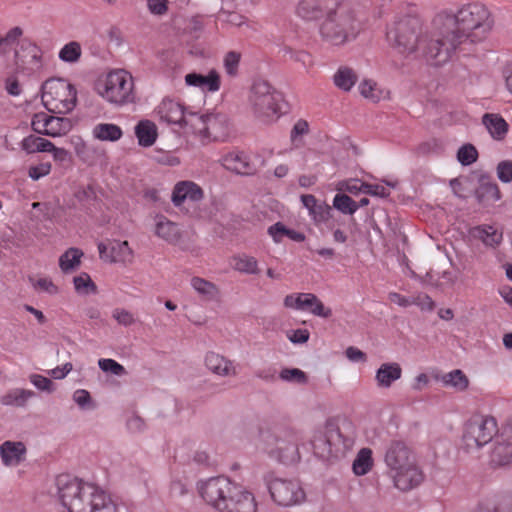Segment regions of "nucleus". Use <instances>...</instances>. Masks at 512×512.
I'll use <instances>...</instances> for the list:
<instances>
[{
    "mask_svg": "<svg viewBox=\"0 0 512 512\" xmlns=\"http://www.w3.org/2000/svg\"><path fill=\"white\" fill-rule=\"evenodd\" d=\"M58 494L68 512H121L110 495L95 484L59 477Z\"/></svg>",
    "mask_w": 512,
    "mask_h": 512,
    "instance_id": "obj_1",
    "label": "nucleus"
},
{
    "mask_svg": "<svg viewBox=\"0 0 512 512\" xmlns=\"http://www.w3.org/2000/svg\"><path fill=\"white\" fill-rule=\"evenodd\" d=\"M204 501L219 512H257L255 496L230 479L218 476L199 483Z\"/></svg>",
    "mask_w": 512,
    "mask_h": 512,
    "instance_id": "obj_2",
    "label": "nucleus"
},
{
    "mask_svg": "<svg viewBox=\"0 0 512 512\" xmlns=\"http://www.w3.org/2000/svg\"><path fill=\"white\" fill-rule=\"evenodd\" d=\"M437 32H489L494 27V18L481 3L463 5L456 13L448 10L438 12L432 19Z\"/></svg>",
    "mask_w": 512,
    "mask_h": 512,
    "instance_id": "obj_3",
    "label": "nucleus"
},
{
    "mask_svg": "<svg viewBox=\"0 0 512 512\" xmlns=\"http://www.w3.org/2000/svg\"><path fill=\"white\" fill-rule=\"evenodd\" d=\"M384 460L397 489L409 491L423 482L424 474L418 465L416 454L405 442H391Z\"/></svg>",
    "mask_w": 512,
    "mask_h": 512,
    "instance_id": "obj_4",
    "label": "nucleus"
},
{
    "mask_svg": "<svg viewBox=\"0 0 512 512\" xmlns=\"http://www.w3.org/2000/svg\"><path fill=\"white\" fill-rule=\"evenodd\" d=\"M247 104L253 117L264 124L276 122L283 114L282 94L265 80H257L252 84Z\"/></svg>",
    "mask_w": 512,
    "mask_h": 512,
    "instance_id": "obj_5",
    "label": "nucleus"
},
{
    "mask_svg": "<svg viewBox=\"0 0 512 512\" xmlns=\"http://www.w3.org/2000/svg\"><path fill=\"white\" fill-rule=\"evenodd\" d=\"M95 92L115 106H124L136 101L134 78L124 69H115L98 78Z\"/></svg>",
    "mask_w": 512,
    "mask_h": 512,
    "instance_id": "obj_6",
    "label": "nucleus"
},
{
    "mask_svg": "<svg viewBox=\"0 0 512 512\" xmlns=\"http://www.w3.org/2000/svg\"><path fill=\"white\" fill-rule=\"evenodd\" d=\"M41 99L48 111L66 114L76 106L77 90L65 79L51 78L42 86Z\"/></svg>",
    "mask_w": 512,
    "mask_h": 512,
    "instance_id": "obj_7",
    "label": "nucleus"
},
{
    "mask_svg": "<svg viewBox=\"0 0 512 512\" xmlns=\"http://www.w3.org/2000/svg\"><path fill=\"white\" fill-rule=\"evenodd\" d=\"M428 35L422 34V38L426 40L420 43V45H426L422 54L430 64L436 66L446 63L458 45L473 42L474 37L477 36V34H434L436 38L428 39Z\"/></svg>",
    "mask_w": 512,
    "mask_h": 512,
    "instance_id": "obj_8",
    "label": "nucleus"
},
{
    "mask_svg": "<svg viewBox=\"0 0 512 512\" xmlns=\"http://www.w3.org/2000/svg\"><path fill=\"white\" fill-rule=\"evenodd\" d=\"M498 431L493 417L476 415L467 421L462 441L467 452L476 451L488 444Z\"/></svg>",
    "mask_w": 512,
    "mask_h": 512,
    "instance_id": "obj_9",
    "label": "nucleus"
},
{
    "mask_svg": "<svg viewBox=\"0 0 512 512\" xmlns=\"http://www.w3.org/2000/svg\"><path fill=\"white\" fill-rule=\"evenodd\" d=\"M189 123L195 133L213 141H224L229 136V122L223 114H191Z\"/></svg>",
    "mask_w": 512,
    "mask_h": 512,
    "instance_id": "obj_10",
    "label": "nucleus"
},
{
    "mask_svg": "<svg viewBox=\"0 0 512 512\" xmlns=\"http://www.w3.org/2000/svg\"><path fill=\"white\" fill-rule=\"evenodd\" d=\"M273 501L279 506L290 507L304 502L306 494L297 480L275 478L268 485Z\"/></svg>",
    "mask_w": 512,
    "mask_h": 512,
    "instance_id": "obj_11",
    "label": "nucleus"
},
{
    "mask_svg": "<svg viewBox=\"0 0 512 512\" xmlns=\"http://www.w3.org/2000/svg\"><path fill=\"white\" fill-rule=\"evenodd\" d=\"M339 7L338 0H301L297 13L303 20L333 22Z\"/></svg>",
    "mask_w": 512,
    "mask_h": 512,
    "instance_id": "obj_12",
    "label": "nucleus"
},
{
    "mask_svg": "<svg viewBox=\"0 0 512 512\" xmlns=\"http://www.w3.org/2000/svg\"><path fill=\"white\" fill-rule=\"evenodd\" d=\"M31 125L35 132L51 137L65 135L72 129L70 119L51 116L44 112L35 114Z\"/></svg>",
    "mask_w": 512,
    "mask_h": 512,
    "instance_id": "obj_13",
    "label": "nucleus"
},
{
    "mask_svg": "<svg viewBox=\"0 0 512 512\" xmlns=\"http://www.w3.org/2000/svg\"><path fill=\"white\" fill-rule=\"evenodd\" d=\"M286 308L308 310L312 314L328 318L332 315L330 308H326L322 301L312 293H292L284 298Z\"/></svg>",
    "mask_w": 512,
    "mask_h": 512,
    "instance_id": "obj_14",
    "label": "nucleus"
},
{
    "mask_svg": "<svg viewBox=\"0 0 512 512\" xmlns=\"http://www.w3.org/2000/svg\"><path fill=\"white\" fill-rule=\"evenodd\" d=\"M100 257L111 263L131 264L134 260V252L128 241L111 240L108 243H99Z\"/></svg>",
    "mask_w": 512,
    "mask_h": 512,
    "instance_id": "obj_15",
    "label": "nucleus"
},
{
    "mask_svg": "<svg viewBox=\"0 0 512 512\" xmlns=\"http://www.w3.org/2000/svg\"><path fill=\"white\" fill-rule=\"evenodd\" d=\"M155 112L161 121L168 124L190 126L189 118L192 113L186 114L184 106L177 101L164 99Z\"/></svg>",
    "mask_w": 512,
    "mask_h": 512,
    "instance_id": "obj_16",
    "label": "nucleus"
},
{
    "mask_svg": "<svg viewBox=\"0 0 512 512\" xmlns=\"http://www.w3.org/2000/svg\"><path fill=\"white\" fill-rule=\"evenodd\" d=\"M204 192L202 188L193 181L184 180L175 184L171 201L176 206H181L185 201L197 202L202 200Z\"/></svg>",
    "mask_w": 512,
    "mask_h": 512,
    "instance_id": "obj_17",
    "label": "nucleus"
},
{
    "mask_svg": "<svg viewBox=\"0 0 512 512\" xmlns=\"http://www.w3.org/2000/svg\"><path fill=\"white\" fill-rule=\"evenodd\" d=\"M422 27L423 21L415 6H410L406 11L399 12L394 18L395 32H416Z\"/></svg>",
    "mask_w": 512,
    "mask_h": 512,
    "instance_id": "obj_18",
    "label": "nucleus"
},
{
    "mask_svg": "<svg viewBox=\"0 0 512 512\" xmlns=\"http://www.w3.org/2000/svg\"><path fill=\"white\" fill-rule=\"evenodd\" d=\"M302 439L300 432H290L287 435V440H277V449L279 451V458L284 463H293L299 460L300 455L298 451L299 441Z\"/></svg>",
    "mask_w": 512,
    "mask_h": 512,
    "instance_id": "obj_19",
    "label": "nucleus"
},
{
    "mask_svg": "<svg viewBox=\"0 0 512 512\" xmlns=\"http://www.w3.org/2000/svg\"><path fill=\"white\" fill-rule=\"evenodd\" d=\"M469 236L481 241L486 247L496 248L503 240V233L491 225H478L469 229Z\"/></svg>",
    "mask_w": 512,
    "mask_h": 512,
    "instance_id": "obj_20",
    "label": "nucleus"
},
{
    "mask_svg": "<svg viewBox=\"0 0 512 512\" xmlns=\"http://www.w3.org/2000/svg\"><path fill=\"white\" fill-rule=\"evenodd\" d=\"M204 362L207 369L218 376L229 377L237 374L234 363L218 353L208 352Z\"/></svg>",
    "mask_w": 512,
    "mask_h": 512,
    "instance_id": "obj_21",
    "label": "nucleus"
},
{
    "mask_svg": "<svg viewBox=\"0 0 512 512\" xmlns=\"http://www.w3.org/2000/svg\"><path fill=\"white\" fill-rule=\"evenodd\" d=\"M155 235L170 244H177L181 240L182 234L177 223L169 220L164 215L155 217Z\"/></svg>",
    "mask_w": 512,
    "mask_h": 512,
    "instance_id": "obj_22",
    "label": "nucleus"
},
{
    "mask_svg": "<svg viewBox=\"0 0 512 512\" xmlns=\"http://www.w3.org/2000/svg\"><path fill=\"white\" fill-rule=\"evenodd\" d=\"M356 34H319L318 49L324 54L335 53L355 40Z\"/></svg>",
    "mask_w": 512,
    "mask_h": 512,
    "instance_id": "obj_23",
    "label": "nucleus"
},
{
    "mask_svg": "<svg viewBox=\"0 0 512 512\" xmlns=\"http://www.w3.org/2000/svg\"><path fill=\"white\" fill-rule=\"evenodd\" d=\"M220 162L224 168L235 172L237 174H249L252 171V166L249 162L248 156L239 150H233L225 153Z\"/></svg>",
    "mask_w": 512,
    "mask_h": 512,
    "instance_id": "obj_24",
    "label": "nucleus"
},
{
    "mask_svg": "<svg viewBox=\"0 0 512 512\" xmlns=\"http://www.w3.org/2000/svg\"><path fill=\"white\" fill-rule=\"evenodd\" d=\"M389 43L396 52L409 55L417 51L421 42H426L422 38V34H393V37H388Z\"/></svg>",
    "mask_w": 512,
    "mask_h": 512,
    "instance_id": "obj_25",
    "label": "nucleus"
},
{
    "mask_svg": "<svg viewBox=\"0 0 512 512\" xmlns=\"http://www.w3.org/2000/svg\"><path fill=\"white\" fill-rule=\"evenodd\" d=\"M185 82L207 92H216L221 86L220 75L216 70H211L207 75L189 73L185 76Z\"/></svg>",
    "mask_w": 512,
    "mask_h": 512,
    "instance_id": "obj_26",
    "label": "nucleus"
},
{
    "mask_svg": "<svg viewBox=\"0 0 512 512\" xmlns=\"http://www.w3.org/2000/svg\"><path fill=\"white\" fill-rule=\"evenodd\" d=\"M26 447L22 442L5 441L0 446V455L5 466H16L24 460Z\"/></svg>",
    "mask_w": 512,
    "mask_h": 512,
    "instance_id": "obj_27",
    "label": "nucleus"
},
{
    "mask_svg": "<svg viewBox=\"0 0 512 512\" xmlns=\"http://www.w3.org/2000/svg\"><path fill=\"white\" fill-rule=\"evenodd\" d=\"M327 437L329 442V448H331V456H338L344 454L349 450L353 444L350 438L344 437L338 426L334 423L328 422L326 424Z\"/></svg>",
    "mask_w": 512,
    "mask_h": 512,
    "instance_id": "obj_28",
    "label": "nucleus"
},
{
    "mask_svg": "<svg viewBox=\"0 0 512 512\" xmlns=\"http://www.w3.org/2000/svg\"><path fill=\"white\" fill-rule=\"evenodd\" d=\"M512 463V434L501 438L494 445L491 453V464L495 467L507 466Z\"/></svg>",
    "mask_w": 512,
    "mask_h": 512,
    "instance_id": "obj_29",
    "label": "nucleus"
},
{
    "mask_svg": "<svg viewBox=\"0 0 512 512\" xmlns=\"http://www.w3.org/2000/svg\"><path fill=\"white\" fill-rule=\"evenodd\" d=\"M402 376V368L396 362L383 363L375 374V381L379 388H390Z\"/></svg>",
    "mask_w": 512,
    "mask_h": 512,
    "instance_id": "obj_30",
    "label": "nucleus"
},
{
    "mask_svg": "<svg viewBox=\"0 0 512 512\" xmlns=\"http://www.w3.org/2000/svg\"><path fill=\"white\" fill-rule=\"evenodd\" d=\"M359 93L365 99L378 103L381 100H385L389 98L390 92L382 87H380L377 82L372 79H363L359 86Z\"/></svg>",
    "mask_w": 512,
    "mask_h": 512,
    "instance_id": "obj_31",
    "label": "nucleus"
},
{
    "mask_svg": "<svg viewBox=\"0 0 512 512\" xmlns=\"http://www.w3.org/2000/svg\"><path fill=\"white\" fill-rule=\"evenodd\" d=\"M135 135L140 146L150 147L158 137L157 126L150 120H141L135 126Z\"/></svg>",
    "mask_w": 512,
    "mask_h": 512,
    "instance_id": "obj_32",
    "label": "nucleus"
},
{
    "mask_svg": "<svg viewBox=\"0 0 512 512\" xmlns=\"http://www.w3.org/2000/svg\"><path fill=\"white\" fill-rule=\"evenodd\" d=\"M483 124L494 139L502 140L508 132L507 122L498 114H485Z\"/></svg>",
    "mask_w": 512,
    "mask_h": 512,
    "instance_id": "obj_33",
    "label": "nucleus"
},
{
    "mask_svg": "<svg viewBox=\"0 0 512 512\" xmlns=\"http://www.w3.org/2000/svg\"><path fill=\"white\" fill-rule=\"evenodd\" d=\"M357 79L358 75L355 70L348 66H340L333 76L334 85L345 92L353 88Z\"/></svg>",
    "mask_w": 512,
    "mask_h": 512,
    "instance_id": "obj_34",
    "label": "nucleus"
},
{
    "mask_svg": "<svg viewBox=\"0 0 512 512\" xmlns=\"http://www.w3.org/2000/svg\"><path fill=\"white\" fill-rule=\"evenodd\" d=\"M311 445L314 451V454L320 458L328 459L331 457V448H329V442L327 437V428L326 425L316 430L313 433L311 438Z\"/></svg>",
    "mask_w": 512,
    "mask_h": 512,
    "instance_id": "obj_35",
    "label": "nucleus"
},
{
    "mask_svg": "<svg viewBox=\"0 0 512 512\" xmlns=\"http://www.w3.org/2000/svg\"><path fill=\"white\" fill-rule=\"evenodd\" d=\"M84 253L78 248H69L59 258V267L65 274L75 271L81 264Z\"/></svg>",
    "mask_w": 512,
    "mask_h": 512,
    "instance_id": "obj_36",
    "label": "nucleus"
},
{
    "mask_svg": "<svg viewBox=\"0 0 512 512\" xmlns=\"http://www.w3.org/2000/svg\"><path fill=\"white\" fill-rule=\"evenodd\" d=\"M231 266L234 270L244 274H257L259 272L257 259L244 253L233 256Z\"/></svg>",
    "mask_w": 512,
    "mask_h": 512,
    "instance_id": "obj_37",
    "label": "nucleus"
},
{
    "mask_svg": "<svg viewBox=\"0 0 512 512\" xmlns=\"http://www.w3.org/2000/svg\"><path fill=\"white\" fill-rule=\"evenodd\" d=\"M93 136L101 141H117L122 135V129L113 123H99L93 128Z\"/></svg>",
    "mask_w": 512,
    "mask_h": 512,
    "instance_id": "obj_38",
    "label": "nucleus"
},
{
    "mask_svg": "<svg viewBox=\"0 0 512 512\" xmlns=\"http://www.w3.org/2000/svg\"><path fill=\"white\" fill-rule=\"evenodd\" d=\"M21 147L27 153L50 152L54 144L42 137L30 135L22 140Z\"/></svg>",
    "mask_w": 512,
    "mask_h": 512,
    "instance_id": "obj_39",
    "label": "nucleus"
},
{
    "mask_svg": "<svg viewBox=\"0 0 512 512\" xmlns=\"http://www.w3.org/2000/svg\"><path fill=\"white\" fill-rule=\"evenodd\" d=\"M191 286L205 300H213L219 295L218 287L204 278L193 277Z\"/></svg>",
    "mask_w": 512,
    "mask_h": 512,
    "instance_id": "obj_40",
    "label": "nucleus"
},
{
    "mask_svg": "<svg viewBox=\"0 0 512 512\" xmlns=\"http://www.w3.org/2000/svg\"><path fill=\"white\" fill-rule=\"evenodd\" d=\"M373 467L372 450L362 448L352 465L353 472L358 476L366 475Z\"/></svg>",
    "mask_w": 512,
    "mask_h": 512,
    "instance_id": "obj_41",
    "label": "nucleus"
},
{
    "mask_svg": "<svg viewBox=\"0 0 512 512\" xmlns=\"http://www.w3.org/2000/svg\"><path fill=\"white\" fill-rule=\"evenodd\" d=\"M33 396V392L25 389H12L4 394L0 402L6 406H24L27 400Z\"/></svg>",
    "mask_w": 512,
    "mask_h": 512,
    "instance_id": "obj_42",
    "label": "nucleus"
},
{
    "mask_svg": "<svg viewBox=\"0 0 512 512\" xmlns=\"http://www.w3.org/2000/svg\"><path fill=\"white\" fill-rule=\"evenodd\" d=\"M446 386H451L458 391H464L469 385L467 376L459 369L453 370L442 377Z\"/></svg>",
    "mask_w": 512,
    "mask_h": 512,
    "instance_id": "obj_43",
    "label": "nucleus"
},
{
    "mask_svg": "<svg viewBox=\"0 0 512 512\" xmlns=\"http://www.w3.org/2000/svg\"><path fill=\"white\" fill-rule=\"evenodd\" d=\"M75 291L81 295H89L97 292V286L88 273L82 272L73 279Z\"/></svg>",
    "mask_w": 512,
    "mask_h": 512,
    "instance_id": "obj_44",
    "label": "nucleus"
},
{
    "mask_svg": "<svg viewBox=\"0 0 512 512\" xmlns=\"http://www.w3.org/2000/svg\"><path fill=\"white\" fill-rule=\"evenodd\" d=\"M19 34H6L4 37H0V53L8 55L14 54L16 59L21 57L20 50L18 49L20 41L18 38Z\"/></svg>",
    "mask_w": 512,
    "mask_h": 512,
    "instance_id": "obj_45",
    "label": "nucleus"
},
{
    "mask_svg": "<svg viewBox=\"0 0 512 512\" xmlns=\"http://www.w3.org/2000/svg\"><path fill=\"white\" fill-rule=\"evenodd\" d=\"M190 38L186 41L187 50L190 54L196 56H205L209 52L208 44L199 34H189Z\"/></svg>",
    "mask_w": 512,
    "mask_h": 512,
    "instance_id": "obj_46",
    "label": "nucleus"
},
{
    "mask_svg": "<svg viewBox=\"0 0 512 512\" xmlns=\"http://www.w3.org/2000/svg\"><path fill=\"white\" fill-rule=\"evenodd\" d=\"M333 206L344 214H354L358 210L357 203L346 194H336Z\"/></svg>",
    "mask_w": 512,
    "mask_h": 512,
    "instance_id": "obj_47",
    "label": "nucleus"
},
{
    "mask_svg": "<svg viewBox=\"0 0 512 512\" xmlns=\"http://www.w3.org/2000/svg\"><path fill=\"white\" fill-rule=\"evenodd\" d=\"M81 46L78 42L67 43L59 51V58L64 62H76L81 56Z\"/></svg>",
    "mask_w": 512,
    "mask_h": 512,
    "instance_id": "obj_48",
    "label": "nucleus"
},
{
    "mask_svg": "<svg viewBox=\"0 0 512 512\" xmlns=\"http://www.w3.org/2000/svg\"><path fill=\"white\" fill-rule=\"evenodd\" d=\"M241 60V54L236 51H229L225 54L223 59V65L225 72L231 76L235 77L238 74L239 64Z\"/></svg>",
    "mask_w": 512,
    "mask_h": 512,
    "instance_id": "obj_49",
    "label": "nucleus"
},
{
    "mask_svg": "<svg viewBox=\"0 0 512 512\" xmlns=\"http://www.w3.org/2000/svg\"><path fill=\"white\" fill-rule=\"evenodd\" d=\"M478 158V152L472 144H465L459 148L457 159L462 165H471Z\"/></svg>",
    "mask_w": 512,
    "mask_h": 512,
    "instance_id": "obj_50",
    "label": "nucleus"
},
{
    "mask_svg": "<svg viewBox=\"0 0 512 512\" xmlns=\"http://www.w3.org/2000/svg\"><path fill=\"white\" fill-rule=\"evenodd\" d=\"M33 287L40 291L45 292L51 296L59 293L60 289L53 280L49 277H39L33 281Z\"/></svg>",
    "mask_w": 512,
    "mask_h": 512,
    "instance_id": "obj_51",
    "label": "nucleus"
},
{
    "mask_svg": "<svg viewBox=\"0 0 512 512\" xmlns=\"http://www.w3.org/2000/svg\"><path fill=\"white\" fill-rule=\"evenodd\" d=\"M280 378L283 381L305 384L307 382L306 374L298 368H284L280 372Z\"/></svg>",
    "mask_w": 512,
    "mask_h": 512,
    "instance_id": "obj_52",
    "label": "nucleus"
},
{
    "mask_svg": "<svg viewBox=\"0 0 512 512\" xmlns=\"http://www.w3.org/2000/svg\"><path fill=\"white\" fill-rule=\"evenodd\" d=\"M309 215L316 224L325 223L331 217V207L326 203H318Z\"/></svg>",
    "mask_w": 512,
    "mask_h": 512,
    "instance_id": "obj_53",
    "label": "nucleus"
},
{
    "mask_svg": "<svg viewBox=\"0 0 512 512\" xmlns=\"http://www.w3.org/2000/svg\"><path fill=\"white\" fill-rule=\"evenodd\" d=\"M113 319L122 326L128 327L136 322V317L134 314L124 308H115L112 311Z\"/></svg>",
    "mask_w": 512,
    "mask_h": 512,
    "instance_id": "obj_54",
    "label": "nucleus"
},
{
    "mask_svg": "<svg viewBox=\"0 0 512 512\" xmlns=\"http://www.w3.org/2000/svg\"><path fill=\"white\" fill-rule=\"evenodd\" d=\"M100 369L113 375L121 376L125 374V368L117 361L110 358H102L98 361Z\"/></svg>",
    "mask_w": 512,
    "mask_h": 512,
    "instance_id": "obj_55",
    "label": "nucleus"
},
{
    "mask_svg": "<svg viewBox=\"0 0 512 512\" xmlns=\"http://www.w3.org/2000/svg\"><path fill=\"white\" fill-rule=\"evenodd\" d=\"M484 197H488L492 202L500 200L501 193L499 187L495 183L483 184L479 191V198L482 201Z\"/></svg>",
    "mask_w": 512,
    "mask_h": 512,
    "instance_id": "obj_56",
    "label": "nucleus"
},
{
    "mask_svg": "<svg viewBox=\"0 0 512 512\" xmlns=\"http://www.w3.org/2000/svg\"><path fill=\"white\" fill-rule=\"evenodd\" d=\"M365 185H366V183H363L358 179H350V180L340 182L338 190H344L351 194L356 195L360 192L364 193Z\"/></svg>",
    "mask_w": 512,
    "mask_h": 512,
    "instance_id": "obj_57",
    "label": "nucleus"
},
{
    "mask_svg": "<svg viewBox=\"0 0 512 512\" xmlns=\"http://www.w3.org/2000/svg\"><path fill=\"white\" fill-rule=\"evenodd\" d=\"M412 305L418 306L422 311H432L435 307L434 301L425 293L413 296Z\"/></svg>",
    "mask_w": 512,
    "mask_h": 512,
    "instance_id": "obj_58",
    "label": "nucleus"
},
{
    "mask_svg": "<svg viewBox=\"0 0 512 512\" xmlns=\"http://www.w3.org/2000/svg\"><path fill=\"white\" fill-rule=\"evenodd\" d=\"M267 232L275 243H281L284 237H286L287 227L282 222H277L271 225Z\"/></svg>",
    "mask_w": 512,
    "mask_h": 512,
    "instance_id": "obj_59",
    "label": "nucleus"
},
{
    "mask_svg": "<svg viewBox=\"0 0 512 512\" xmlns=\"http://www.w3.org/2000/svg\"><path fill=\"white\" fill-rule=\"evenodd\" d=\"M286 336L294 344H303L309 340L310 333L307 329H295L287 331Z\"/></svg>",
    "mask_w": 512,
    "mask_h": 512,
    "instance_id": "obj_60",
    "label": "nucleus"
},
{
    "mask_svg": "<svg viewBox=\"0 0 512 512\" xmlns=\"http://www.w3.org/2000/svg\"><path fill=\"white\" fill-rule=\"evenodd\" d=\"M497 176L504 182L509 183L512 181V162L502 161L497 166Z\"/></svg>",
    "mask_w": 512,
    "mask_h": 512,
    "instance_id": "obj_61",
    "label": "nucleus"
},
{
    "mask_svg": "<svg viewBox=\"0 0 512 512\" xmlns=\"http://www.w3.org/2000/svg\"><path fill=\"white\" fill-rule=\"evenodd\" d=\"M51 171V164L49 162L40 163L36 166H31L28 171L29 177L33 180H38L41 177L48 175Z\"/></svg>",
    "mask_w": 512,
    "mask_h": 512,
    "instance_id": "obj_62",
    "label": "nucleus"
},
{
    "mask_svg": "<svg viewBox=\"0 0 512 512\" xmlns=\"http://www.w3.org/2000/svg\"><path fill=\"white\" fill-rule=\"evenodd\" d=\"M211 19L210 18H207V17H204V16H192L189 20H188V25H187V28L191 31V32H198L200 30H203V29H206L207 28V24L208 22H210Z\"/></svg>",
    "mask_w": 512,
    "mask_h": 512,
    "instance_id": "obj_63",
    "label": "nucleus"
},
{
    "mask_svg": "<svg viewBox=\"0 0 512 512\" xmlns=\"http://www.w3.org/2000/svg\"><path fill=\"white\" fill-rule=\"evenodd\" d=\"M31 383L36 386L38 389L43 391L52 392L53 391V382L42 375L34 374L30 377Z\"/></svg>",
    "mask_w": 512,
    "mask_h": 512,
    "instance_id": "obj_64",
    "label": "nucleus"
}]
</instances>
